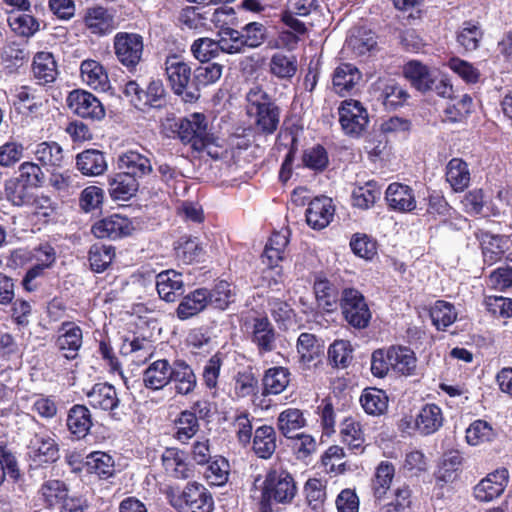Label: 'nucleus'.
<instances>
[{
	"mask_svg": "<svg viewBox=\"0 0 512 512\" xmlns=\"http://www.w3.org/2000/svg\"><path fill=\"white\" fill-rule=\"evenodd\" d=\"M258 501L260 512H272V505L291 503L297 493L293 476L285 470L269 471L259 487Z\"/></svg>",
	"mask_w": 512,
	"mask_h": 512,
	"instance_id": "f257e3e1",
	"label": "nucleus"
},
{
	"mask_svg": "<svg viewBox=\"0 0 512 512\" xmlns=\"http://www.w3.org/2000/svg\"><path fill=\"white\" fill-rule=\"evenodd\" d=\"M247 114L254 118L255 126L263 134H273L280 122V110L260 86H253L246 94Z\"/></svg>",
	"mask_w": 512,
	"mask_h": 512,
	"instance_id": "f03ea898",
	"label": "nucleus"
},
{
	"mask_svg": "<svg viewBox=\"0 0 512 512\" xmlns=\"http://www.w3.org/2000/svg\"><path fill=\"white\" fill-rule=\"evenodd\" d=\"M164 70L175 94L182 95L186 102H193L198 99V93L186 91L191 80V67L181 56L176 54L167 56L164 62Z\"/></svg>",
	"mask_w": 512,
	"mask_h": 512,
	"instance_id": "7ed1b4c3",
	"label": "nucleus"
},
{
	"mask_svg": "<svg viewBox=\"0 0 512 512\" xmlns=\"http://www.w3.org/2000/svg\"><path fill=\"white\" fill-rule=\"evenodd\" d=\"M113 50L116 59L129 71H133L142 60L143 37L134 32H118L113 38Z\"/></svg>",
	"mask_w": 512,
	"mask_h": 512,
	"instance_id": "20e7f679",
	"label": "nucleus"
},
{
	"mask_svg": "<svg viewBox=\"0 0 512 512\" xmlns=\"http://www.w3.org/2000/svg\"><path fill=\"white\" fill-rule=\"evenodd\" d=\"M342 314L354 328H366L371 319V312L364 296L354 288H345L340 297Z\"/></svg>",
	"mask_w": 512,
	"mask_h": 512,
	"instance_id": "39448f33",
	"label": "nucleus"
},
{
	"mask_svg": "<svg viewBox=\"0 0 512 512\" xmlns=\"http://www.w3.org/2000/svg\"><path fill=\"white\" fill-rule=\"evenodd\" d=\"M178 136L183 143L191 144L197 151L204 150L212 142L206 117L201 113H193L181 119Z\"/></svg>",
	"mask_w": 512,
	"mask_h": 512,
	"instance_id": "423d86ee",
	"label": "nucleus"
},
{
	"mask_svg": "<svg viewBox=\"0 0 512 512\" xmlns=\"http://www.w3.org/2000/svg\"><path fill=\"white\" fill-rule=\"evenodd\" d=\"M339 122L345 134L359 136L365 131L369 118L363 105L353 99L342 102L338 109Z\"/></svg>",
	"mask_w": 512,
	"mask_h": 512,
	"instance_id": "0eeeda50",
	"label": "nucleus"
},
{
	"mask_svg": "<svg viewBox=\"0 0 512 512\" xmlns=\"http://www.w3.org/2000/svg\"><path fill=\"white\" fill-rule=\"evenodd\" d=\"M246 331L258 353L264 355L276 348L277 333L267 317H254L246 322Z\"/></svg>",
	"mask_w": 512,
	"mask_h": 512,
	"instance_id": "6e6552de",
	"label": "nucleus"
},
{
	"mask_svg": "<svg viewBox=\"0 0 512 512\" xmlns=\"http://www.w3.org/2000/svg\"><path fill=\"white\" fill-rule=\"evenodd\" d=\"M68 107L81 118L100 120L105 109L99 99L85 90H73L67 97Z\"/></svg>",
	"mask_w": 512,
	"mask_h": 512,
	"instance_id": "1a4fd4ad",
	"label": "nucleus"
},
{
	"mask_svg": "<svg viewBox=\"0 0 512 512\" xmlns=\"http://www.w3.org/2000/svg\"><path fill=\"white\" fill-rule=\"evenodd\" d=\"M509 481V472L500 468L489 473L473 488V496L479 502H491L500 497Z\"/></svg>",
	"mask_w": 512,
	"mask_h": 512,
	"instance_id": "9d476101",
	"label": "nucleus"
},
{
	"mask_svg": "<svg viewBox=\"0 0 512 512\" xmlns=\"http://www.w3.org/2000/svg\"><path fill=\"white\" fill-rule=\"evenodd\" d=\"M117 168L137 181L150 175L153 171L150 158L136 150H127L121 153L117 158Z\"/></svg>",
	"mask_w": 512,
	"mask_h": 512,
	"instance_id": "9b49d317",
	"label": "nucleus"
},
{
	"mask_svg": "<svg viewBox=\"0 0 512 512\" xmlns=\"http://www.w3.org/2000/svg\"><path fill=\"white\" fill-rule=\"evenodd\" d=\"M83 22L85 28L96 36H105L117 27L114 14L102 6L87 8Z\"/></svg>",
	"mask_w": 512,
	"mask_h": 512,
	"instance_id": "f8f14e48",
	"label": "nucleus"
},
{
	"mask_svg": "<svg viewBox=\"0 0 512 512\" xmlns=\"http://www.w3.org/2000/svg\"><path fill=\"white\" fill-rule=\"evenodd\" d=\"M385 200L388 207L396 212L407 213L417 207L414 190L410 186L398 182L388 185L385 191Z\"/></svg>",
	"mask_w": 512,
	"mask_h": 512,
	"instance_id": "ddd939ff",
	"label": "nucleus"
},
{
	"mask_svg": "<svg viewBox=\"0 0 512 512\" xmlns=\"http://www.w3.org/2000/svg\"><path fill=\"white\" fill-rule=\"evenodd\" d=\"M28 456L36 466H41L55 462L59 458V449L50 436L36 434L30 440Z\"/></svg>",
	"mask_w": 512,
	"mask_h": 512,
	"instance_id": "4468645a",
	"label": "nucleus"
},
{
	"mask_svg": "<svg viewBox=\"0 0 512 512\" xmlns=\"http://www.w3.org/2000/svg\"><path fill=\"white\" fill-rule=\"evenodd\" d=\"M81 328L73 322H63L58 330L56 345L66 359H75L82 346Z\"/></svg>",
	"mask_w": 512,
	"mask_h": 512,
	"instance_id": "2eb2a0df",
	"label": "nucleus"
},
{
	"mask_svg": "<svg viewBox=\"0 0 512 512\" xmlns=\"http://www.w3.org/2000/svg\"><path fill=\"white\" fill-rule=\"evenodd\" d=\"M334 213L335 208L331 198L325 196L316 197L309 203L306 209L307 224L315 230H321L330 224Z\"/></svg>",
	"mask_w": 512,
	"mask_h": 512,
	"instance_id": "dca6fc26",
	"label": "nucleus"
},
{
	"mask_svg": "<svg viewBox=\"0 0 512 512\" xmlns=\"http://www.w3.org/2000/svg\"><path fill=\"white\" fill-rule=\"evenodd\" d=\"M83 391L89 405L94 409L113 413L120 403L116 389L108 383H97Z\"/></svg>",
	"mask_w": 512,
	"mask_h": 512,
	"instance_id": "f3484780",
	"label": "nucleus"
},
{
	"mask_svg": "<svg viewBox=\"0 0 512 512\" xmlns=\"http://www.w3.org/2000/svg\"><path fill=\"white\" fill-rule=\"evenodd\" d=\"M131 229V223L127 217L113 214L97 221L92 226V233L97 238L117 239L129 235Z\"/></svg>",
	"mask_w": 512,
	"mask_h": 512,
	"instance_id": "a211bd4d",
	"label": "nucleus"
},
{
	"mask_svg": "<svg viewBox=\"0 0 512 512\" xmlns=\"http://www.w3.org/2000/svg\"><path fill=\"white\" fill-rule=\"evenodd\" d=\"M48 183L53 191L63 199L76 194L82 186L81 177L69 169L63 171L59 169L51 170Z\"/></svg>",
	"mask_w": 512,
	"mask_h": 512,
	"instance_id": "6ab92c4d",
	"label": "nucleus"
},
{
	"mask_svg": "<svg viewBox=\"0 0 512 512\" xmlns=\"http://www.w3.org/2000/svg\"><path fill=\"white\" fill-rule=\"evenodd\" d=\"M377 98L387 109L402 106L408 99L407 91L393 79H378L373 85Z\"/></svg>",
	"mask_w": 512,
	"mask_h": 512,
	"instance_id": "aec40b11",
	"label": "nucleus"
},
{
	"mask_svg": "<svg viewBox=\"0 0 512 512\" xmlns=\"http://www.w3.org/2000/svg\"><path fill=\"white\" fill-rule=\"evenodd\" d=\"M80 76L83 83L93 90L105 92L110 88L108 73L97 60H83L80 64Z\"/></svg>",
	"mask_w": 512,
	"mask_h": 512,
	"instance_id": "412c9836",
	"label": "nucleus"
},
{
	"mask_svg": "<svg viewBox=\"0 0 512 512\" xmlns=\"http://www.w3.org/2000/svg\"><path fill=\"white\" fill-rule=\"evenodd\" d=\"M298 70L296 55L290 51L279 50L269 58L268 72L279 80L292 79Z\"/></svg>",
	"mask_w": 512,
	"mask_h": 512,
	"instance_id": "4be33fe9",
	"label": "nucleus"
},
{
	"mask_svg": "<svg viewBox=\"0 0 512 512\" xmlns=\"http://www.w3.org/2000/svg\"><path fill=\"white\" fill-rule=\"evenodd\" d=\"M171 364L166 359L150 363L142 373V382L150 391L162 390L170 383Z\"/></svg>",
	"mask_w": 512,
	"mask_h": 512,
	"instance_id": "5701e85b",
	"label": "nucleus"
},
{
	"mask_svg": "<svg viewBox=\"0 0 512 512\" xmlns=\"http://www.w3.org/2000/svg\"><path fill=\"white\" fill-rule=\"evenodd\" d=\"M156 289L162 300L174 302L184 292L182 274L175 270L162 271L156 277Z\"/></svg>",
	"mask_w": 512,
	"mask_h": 512,
	"instance_id": "b1692460",
	"label": "nucleus"
},
{
	"mask_svg": "<svg viewBox=\"0 0 512 512\" xmlns=\"http://www.w3.org/2000/svg\"><path fill=\"white\" fill-rule=\"evenodd\" d=\"M182 498L192 512H212L214 508L212 495L202 484L196 482L186 485Z\"/></svg>",
	"mask_w": 512,
	"mask_h": 512,
	"instance_id": "393cba45",
	"label": "nucleus"
},
{
	"mask_svg": "<svg viewBox=\"0 0 512 512\" xmlns=\"http://www.w3.org/2000/svg\"><path fill=\"white\" fill-rule=\"evenodd\" d=\"M208 296L209 289L204 287L188 293L182 298L177 307V317L186 320L204 311L210 306L208 300H211V298H208Z\"/></svg>",
	"mask_w": 512,
	"mask_h": 512,
	"instance_id": "a878e982",
	"label": "nucleus"
},
{
	"mask_svg": "<svg viewBox=\"0 0 512 512\" xmlns=\"http://www.w3.org/2000/svg\"><path fill=\"white\" fill-rule=\"evenodd\" d=\"M361 72L350 63H342L333 73L332 83L335 93L345 96L352 93L361 80Z\"/></svg>",
	"mask_w": 512,
	"mask_h": 512,
	"instance_id": "bb28decb",
	"label": "nucleus"
},
{
	"mask_svg": "<svg viewBox=\"0 0 512 512\" xmlns=\"http://www.w3.org/2000/svg\"><path fill=\"white\" fill-rule=\"evenodd\" d=\"M33 77L40 85L53 83L59 74L57 62L51 52H37L32 62Z\"/></svg>",
	"mask_w": 512,
	"mask_h": 512,
	"instance_id": "cd10ccee",
	"label": "nucleus"
},
{
	"mask_svg": "<svg viewBox=\"0 0 512 512\" xmlns=\"http://www.w3.org/2000/svg\"><path fill=\"white\" fill-rule=\"evenodd\" d=\"M482 255L484 262L491 266L507 255L510 248V240L506 236L486 233L481 239Z\"/></svg>",
	"mask_w": 512,
	"mask_h": 512,
	"instance_id": "c85d7f7f",
	"label": "nucleus"
},
{
	"mask_svg": "<svg viewBox=\"0 0 512 512\" xmlns=\"http://www.w3.org/2000/svg\"><path fill=\"white\" fill-rule=\"evenodd\" d=\"M389 360L392 371L404 376L415 374L417 358L412 349L406 346H391L389 348Z\"/></svg>",
	"mask_w": 512,
	"mask_h": 512,
	"instance_id": "c756f323",
	"label": "nucleus"
},
{
	"mask_svg": "<svg viewBox=\"0 0 512 512\" xmlns=\"http://www.w3.org/2000/svg\"><path fill=\"white\" fill-rule=\"evenodd\" d=\"M35 159L46 167L48 171L59 169L64 163V151L55 141H44L35 145L33 150Z\"/></svg>",
	"mask_w": 512,
	"mask_h": 512,
	"instance_id": "7c9ffc66",
	"label": "nucleus"
},
{
	"mask_svg": "<svg viewBox=\"0 0 512 512\" xmlns=\"http://www.w3.org/2000/svg\"><path fill=\"white\" fill-rule=\"evenodd\" d=\"M170 382L174 383L177 394L187 395L196 387V376L193 369L183 360H176L171 365Z\"/></svg>",
	"mask_w": 512,
	"mask_h": 512,
	"instance_id": "2f4dec72",
	"label": "nucleus"
},
{
	"mask_svg": "<svg viewBox=\"0 0 512 512\" xmlns=\"http://www.w3.org/2000/svg\"><path fill=\"white\" fill-rule=\"evenodd\" d=\"M395 475L394 465L388 461H382L375 470L372 479V492L376 504L381 505L390 490Z\"/></svg>",
	"mask_w": 512,
	"mask_h": 512,
	"instance_id": "473e14b6",
	"label": "nucleus"
},
{
	"mask_svg": "<svg viewBox=\"0 0 512 512\" xmlns=\"http://www.w3.org/2000/svg\"><path fill=\"white\" fill-rule=\"evenodd\" d=\"M296 348L299 361L305 367H310L312 362L317 360L324 351L323 342L314 334L307 332L299 335Z\"/></svg>",
	"mask_w": 512,
	"mask_h": 512,
	"instance_id": "72a5a7b5",
	"label": "nucleus"
},
{
	"mask_svg": "<svg viewBox=\"0 0 512 512\" xmlns=\"http://www.w3.org/2000/svg\"><path fill=\"white\" fill-rule=\"evenodd\" d=\"M162 465L168 475L177 479L192 476V468L185 460L184 453L177 448H167L162 454Z\"/></svg>",
	"mask_w": 512,
	"mask_h": 512,
	"instance_id": "f704fd0d",
	"label": "nucleus"
},
{
	"mask_svg": "<svg viewBox=\"0 0 512 512\" xmlns=\"http://www.w3.org/2000/svg\"><path fill=\"white\" fill-rule=\"evenodd\" d=\"M78 170L86 176H98L107 170L104 154L96 149H87L76 156Z\"/></svg>",
	"mask_w": 512,
	"mask_h": 512,
	"instance_id": "c9c22d12",
	"label": "nucleus"
},
{
	"mask_svg": "<svg viewBox=\"0 0 512 512\" xmlns=\"http://www.w3.org/2000/svg\"><path fill=\"white\" fill-rule=\"evenodd\" d=\"M404 76L419 91H428L434 84V76L428 66L420 61L411 60L404 65Z\"/></svg>",
	"mask_w": 512,
	"mask_h": 512,
	"instance_id": "e433bc0d",
	"label": "nucleus"
},
{
	"mask_svg": "<svg viewBox=\"0 0 512 512\" xmlns=\"http://www.w3.org/2000/svg\"><path fill=\"white\" fill-rule=\"evenodd\" d=\"M317 305L325 312H333L340 304L338 288L327 279H317L314 283Z\"/></svg>",
	"mask_w": 512,
	"mask_h": 512,
	"instance_id": "4c0bfd02",
	"label": "nucleus"
},
{
	"mask_svg": "<svg viewBox=\"0 0 512 512\" xmlns=\"http://www.w3.org/2000/svg\"><path fill=\"white\" fill-rule=\"evenodd\" d=\"M174 250L177 260L183 264L199 262L205 254L198 238L191 236L180 237L175 243Z\"/></svg>",
	"mask_w": 512,
	"mask_h": 512,
	"instance_id": "58836bf2",
	"label": "nucleus"
},
{
	"mask_svg": "<svg viewBox=\"0 0 512 512\" xmlns=\"http://www.w3.org/2000/svg\"><path fill=\"white\" fill-rule=\"evenodd\" d=\"M419 434L428 436L437 432L443 425L444 417L441 408L436 404H425L416 414Z\"/></svg>",
	"mask_w": 512,
	"mask_h": 512,
	"instance_id": "ea45409f",
	"label": "nucleus"
},
{
	"mask_svg": "<svg viewBox=\"0 0 512 512\" xmlns=\"http://www.w3.org/2000/svg\"><path fill=\"white\" fill-rule=\"evenodd\" d=\"M340 435L342 442L355 454L365 449V437L361 424L349 417L341 423Z\"/></svg>",
	"mask_w": 512,
	"mask_h": 512,
	"instance_id": "a19ab883",
	"label": "nucleus"
},
{
	"mask_svg": "<svg viewBox=\"0 0 512 512\" xmlns=\"http://www.w3.org/2000/svg\"><path fill=\"white\" fill-rule=\"evenodd\" d=\"M92 426L91 413L84 405H74L68 413L67 427L77 439L84 438Z\"/></svg>",
	"mask_w": 512,
	"mask_h": 512,
	"instance_id": "79ce46f5",
	"label": "nucleus"
},
{
	"mask_svg": "<svg viewBox=\"0 0 512 512\" xmlns=\"http://www.w3.org/2000/svg\"><path fill=\"white\" fill-rule=\"evenodd\" d=\"M276 447V432L272 426L263 425L255 429L253 451L259 458L269 459Z\"/></svg>",
	"mask_w": 512,
	"mask_h": 512,
	"instance_id": "37998d69",
	"label": "nucleus"
},
{
	"mask_svg": "<svg viewBox=\"0 0 512 512\" xmlns=\"http://www.w3.org/2000/svg\"><path fill=\"white\" fill-rule=\"evenodd\" d=\"M138 188L139 181L121 171L109 180V193L114 200H129Z\"/></svg>",
	"mask_w": 512,
	"mask_h": 512,
	"instance_id": "c03bdc74",
	"label": "nucleus"
},
{
	"mask_svg": "<svg viewBox=\"0 0 512 512\" xmlns=\"http://www.w3.org/2000/svg\"><path fill=\"white\" fill-rule=\"evenodd\" d=\"M446 180L455 192L463 191L470 183V171L465 161L451 159L446 167Z\"/></svg>",
	"mask_w": 512,
	"mask_h": 512,
	"instance_id": "a18cd8bd",
	"label": "nucleus"
},
{
	"mask_svg": "<svg viewBox=\"0 0 512 512\" xmlns=\"http://www.w3.org/2000/svg\"><path fill=\"white\" fill-rule=\"evenodd\" d=\"M375 45V34L364 27L351 29L346 39L347 48L351 49L358 56L371 51Z\"/></svg>",
	"mask_w": 512,
	"mask_h": 512,
	"instance_id": "49530a36",
	"label": "nucleus"
},
{
	"mask_svg": "<svg viewBox=\"0 0 512 512\" xmlns=\"http://www.w3.org/2000/svg\"><path fill=\"white\" fill-rule=\"evenodd\" d=\"M290 382V372L282 366L269 368L263 377L265 394L277 395L282 393Z\"/></svg>",
	"mask_w": 512,
	"mask_h": 512,
	"instance_id": "de8ad7c7",
	"label": "nucleus"
},
{
	"mask_svg": "<svg viewBox=\"0 0 512 512\" xmlns=\"http://www.w3.org/2000/svg\"><path fill=\"white\" fill-rule=\"evenodd\" d=\"M39 494L46 507L54 508L65 500L68 488L63 481L50 479L41 485Z\"/></svg>",
	"mask_w": 512,
	"mask_h": 512,
	"instance_id": "09e8293b",
	"label": "nucleus"
},
{
	"mask_svg": "<svg viewBox=\"0 0 512 512\" xmlns=\"http://www.w3.org/2000/svg\"><path fill=\"white\" fill-rule=\"evenodd\" d=\"M364 411L373 416L385 413L388 408V397L383 390L377 388L365 389L360 397Z\"/></svg>",
	"mask_w": 512,
	"mask_h": 512,
	"instance_id": "8fccbe9b",
	"label": "nucleus"
},
{
	"mask_svg": "<svg viewBox=\"0 0 512 512\" xmlns=\"http://www.w3.org/2000/svg\"><path fill=\"white\" fill-rule=\"evenodd\" d=\"M497 437V431L485 420H475L466 429V440L471 446L490 443Z\"/></svg>",
	"mask_w": 512,
	"mask_h": 512,
	"instance_id": "3c124183",
	"label": "nucleus"
},
{
	"mask_svg": "<svg viewBox=\"0 0 512 512\" xmlns=\"http://www.w3.org/2000/svg\"><path fill=\"white\" fill-rule=\"evenodd\" d=\"M85 465L89 473L96 474L103 479L111 477L115 471L113 458L101 451L90 453L86 458Z\"/></svg>",
	"mask_w": 512,
	"mask_h": 512,
	"instance_id": "603ef678",
	"label": "nucleus"
},
{
	"mask_svg": "<svg viewBox=\"0 0 512 512\" xmlns=\"http://www.w3.org/2000/svg\"><path fill=\"white\" fill-rule=\"evenodd\" d=\"M306 425L303 412L296 408H288L282 411L277 419L280 432L287 438H294V432Z\"/></svg>",
	"mask_w": 512,
	"mask_h": 512,
	"instance_id": "864d4df0",
	"label": "nucleus"
},
{
	"mask_svg": "<svg viewBox=\"0 0 512 512\" xmlns=\"http://www.w3.org/2000/svg\"><path fill=\"white\" fill-rule=\"evenodd\" d=\"M235 297L236 292L232 284L221 280L217 282L212 289H209L208 298H211V300L208 301L211 307L225 310L235 301Z\"/></svg>",
	"mask_w": 512,
	"mask_h": 512,
	"instance_id": "5fc2aeb1",
	"label": "nucleus"
},
{
	"mask_svg": "<svg viewBox=\"0 0 512 512\" xmlns=\"http://www.w3.org/2000/svg\"><path fill=\"white\" fill-rule=\"evenodd\" d=\"M430 317L432 323L438 330H445L455 322L457 312L453 304L443 300H437L430 309Z\"/></svg>",
	"mask_w": 512,
	"mask_h": 512,
	"instance_id": "6e6d98bb",
	"label": "nucleus"
},
{
	"mask_svg": "<svg viewBox=\"0 0 512 512\" xmlns=\"http://www.w3.org/2000/svg\"><path fill=\"white\" fill-rule=\"evenodd\" d=\"M8 24L15 34L26 38L33 36L40 28L38 20L29 14L12 13L8 16Z\"/></svg>",
	"mask_w": 512,
	"mask_h": 512,
	"instance_id": "4d7b16f0",
	"label": "nucleus"
},
{
	"mask_svg": "<svg viewBox=\"0 0 512 512\" xmlns=\"http://www.w3.org/2000/svg\"><path fill=\"white\" fill-rule=\"evenodd\" d=\"M381 191L375 182L369 181L364 186L354 188L352 192L353 206L369 209L380 198Z\"/></svg>",
	"mask_w": 512,
	"mask_h": 512,
	"instance_id": "13d9d810",
	"label": "nucleus"
},
{
	"mask_svg": "<svg viewBox=\"0 0 512 512\" xmlns=\"http://www.w3.org/2000/svg\"><path fill=\"white\" fill-rule=\"evenodd\" d=\"M174 437L181 443H187L199 430V423L190 412L182 411L175 421Z\"/></svg>",
	"mask_w": 512,
	"mask_h": 512,
	"instance_id": "bf43d9fd",
	"label": "nucleus"
},
{
	"mask_svg": "<svg viewBox=\"0 0 512 512\" xmlns=\"http://www.w3.org/2000/svg\"><path fill=\"white\" fill-rule=\"evenodd\" d=\"M344 448L338 445L330 446L322 455L321 462L325 471L330 474H340L346 470Z\"/></svg>",
	"mask_w": 512,
	"mask_h": 512,
	"instance_id": "052dcab7",
	"label": "nucleus"
},
{
	"mask_svg": "<svg viewBox=\"0 0 512 512\" xmlns=\"http://www.w3.org/2000/svg\"><path fill=\"white\" fill-rule=\"evenodd\" d=\"M115 252L112 246L93 245L89 250V262L94 272H103L112 262Z\"/></svg>",
	"mask_w": 512,
	"mask_h": 512,
	"instance_id": "680f3d73",
	"label": "nucleus"
},
{
	"mask_svg": "<svg viewBox=\"0 0 512 512\" xmlns=\"http://www.w3.org/2000/svg\"><path fill=\"white\" fill-rule=\"evenodd\" d=\"M204 476L210 485L222 486L228 481L229 476V463L223 457H216L211 462L204 472Z\"/></svg>",
	"mask_w": 512,
	"mask_h": 512,
	"instance_id": "e2e57ef3",
	"label": "nucleus"
},
{
	"mask_svg": "<svg viewBox=\"0 0 512 512\" xmlns=\"http://www.w3.org/2000/svg\"><path fill=\"white\" fill-rule=\"evenodd\" d=\"M30 188L17 177L5 182V195L8 201L15 206H22L30 200Z\"/></svg>",
	"mask_w": 512,
	"mask_h": 512,
	"instance_id": "0e129e2a",
	"label": "nucleus"
},
{
	"mask_svg": "<svg viewBox=\"0 0 512 512\" xmlns=\"http://www.w3.org/2000/svg\"><path fill=\"white\" fill-rule=\"evenodd\" d=\"M220 51V41H215L210 38H199L191 45L193 56L200 62L210 61L217 57Z\"/></svg>",
	"mask_w": 512,
	"mask_h": 512,
	"instance_id": "69168bd1",
	"label": "nucleus"
},
{
	"mask_svg": "<svg viewBox=\"0 0 512 512\" xmlns=\"http://www.w3.org/2000/svg\"><path fill=\"white\" fill-rule=\"evenodd\" d=\"M6 474L15 482L21 477L15 456L5 447L2 441L0 443V485L4 482Z\"/></svg>",
	"mask_w": 512,
	"mask_h": 512,
	"instance_id": "338daca9",
	"label": "nucleus"
},
{
	"mask_svg": "<svg viewBox=\"0 0 512 512\" xmlns=\"http://www.w3.org/2000/svg\"><path fill=\"white\" fill-rule=\"evenodd\" d=\"M20 181L30 188H37L43 184L44 173L41 167L33 162H24L19 166L18 175Z\"/></svg>",
	"mask_w": 512,
	"mask_h": 512,
	"instance_id": "774afa93",
	"label": "nucleus"
}]
</instances>
